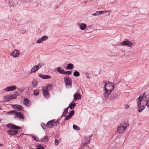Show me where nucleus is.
Wrapping results in <instances>:
<instances>
[{"label": "nucleus", "mask_w": 149, "mask_h": 149, "mask_svg": "<svg viewBox=\"0 0 149 149\" xmlns=\"http://www.w3.org/2000/svg\"><path fill=\"white\" fill-rule=\"evenodd\" d=\"M129 125L127 122H123L120 124V126L118 127L117 132L118 133H123L127 127Z\"/></svg>", "instance_id": "f257e3e1"}, {"label": "nucleus", "mask_w": 149, "mask_h": 149, "mask_svg": "<svg viewBox=\"0 0 149 149\" xmlns=\"http://www.w3.org/2000/svg\"><path fill=\"white\" fill-rule=\"evenodd\" d=\"M112 83H110L108 82H106L104 85V89L105 91L111 93L114 89V87Z\"/></svg>", "instance_id": "f03ea898"}, {"label": "nucleus", "mask_w": 149, "mask_h": 149, "mask_svg": "<svg viewBox=\"0 0 149 149\" xmlns=\"http://www.w3.org/2000/svg\"><path fill=\"white\" fill-rule=\"evenodd\" d=\"M64 81L65 84L66 86H69L70 87L72 86V80L69 77H64Z\"/></svg>", "instance_id": "7ed1b4c3"}, {"label": "nucleus", "mask_w": 149, "mask_h": 149, "mask_svg": "<svg viewBox=\"0 0 149 149\" xmlns=\"http://www.w3.org/2000/svg\"><path fill=\"white\" fill-rule=\"evenodd\" d=\"M42 91L44 97L45 98L49 97V95L47 88V87H44L42 88Z\"/></svg>", "instance_id": "20e7f679"}, {"label": "nucleus", "mask_w": 149, "mask_h": 149, "mask_svg": "<svg viewBox=\"0 0 149 149\" xmlns=\"http://www.w3.org/2000/svg\"><path fill=\"white\" fill-rule=\"evenodd\" d=\"M15 118H19V120L22 121H23L24 120V115L20 112H16V113L15 114Z\"/></svg>", "instance_id": "39448f33"}, {"label": "nucleus", "mask_w": 149, "mask_h": 149, "mask_svg": "<svg viewBox=\"0 0 149 149\" xmlns=\"http://www.w3.org/2000/svg\"><path fill=\"white\" fill-rule=\"evenodd\" d=\"M118 96H119V95L118 92L117 91H115L111 93L110 97V98L111 100H112L116 98Z\"/></svg>", "instance_id": "423d86ee"}, {"label": "nucleus", "mask_w": 149, "mask_h": 149, "mask_svg": "<svg viewBox=\"0 0 149 149\" xmlns=\"http://www.w3.org/2000/svg\"><path fill=\"white\" fill-rule=\"evenodd\" d=\"M17 89V87L16 86L13 85L11 86H8L5 88L4 89V90L6 91H14Z\"/></svg>", "instance_id": "0eeeda50"}, {"label": "nucleus", "mask_w": 149, "mask_h": 149, "mask_svg": "<svg viewBox=\"0 0 149 149\" xmlns=\"http://www.w3.org/2000/svg\"><path fill=\"white\" fill-rule=\"evenodd\" d=\"M121 44L123 46H127L130 47H131L133 45L131 42L128 41H123Z\"/></svg>", "instance_id": "6e6552de"}, {"label": "nucleus", "mask_w": 149, "mask_h": 149, "mask_svg": "<svg viewBox=\"0 0 149 149\" xmlns=\"http://www.w3.org/2000/svg\"><path fill=\"white\" fill-rule=\"evenodd\" d=\"M141 102L140 101L138 102V112H141L144 109L145 107L142 105L141 104Z\"/></svg>", "instance_id": "1a4fd4ad"}, {"label": "nucleus", "mask_w": 149, "mask_h": 149, "mask_svg": "<svg viewBox=\"0 0 149 149\" xmlns=\"http://www.w3.org/2000/svg\"><path fill=\"white\" fill-rule=\"evenodd\" d=\"M18 132L17 130H9L7 131V133L8 134L12 135H14L16 134Z\"/></svg>", "instance_id": "9d476101"}, {"label": "nucleus", "mask_w": 149, "mask_h": 149, "mask_svg": "<svg viewBox=\"0 0 149 149\" xmlns=\"http://www.w3.org/2000/svg\"><path fill=\"white\" fill-rule=\"evenodd\" d=\"M146 96L147 95L146 93H144L142 96L141 95L138 98V99L139 100L138 101H140V102H141L143 100H146Z\"/></svg>", "instance_id": "9b49d317"}, {"label": "nucleus", "mask_w": 149, "mask_h": 149, "mask_svg": "<svg viewBox=\"0 0 149 149\" xmlns=\"http://www.w3.org/2000/svg\"><path fill=\"white\" fill-rule=\"evenodd\" d=\"M54 123V120H52L48 121L47 124V126L48 127L51 128L54 126L53 123Z\"/></svg>", "instance_id": "f8f14e48"}, {"label": "nucleus", "mask_w": 149, "mask_h": 149, "mask_svg": "<svg viewBox=\"0 0 149 149\" xmlns=\"http://www.w3.org/2000/svg\"><path fill=\"white\" fill-rule=\"evenodd\" d=\"M78 25L79 26V28L81 30H84L87 27L86 25L84 23H78Z\"/></svg>", "instance_id": "ddd939ff"}, {"label": "nucleus", "mask_w": 149, "mask_h": 149, "mask_svg": "<svg viewBox=\"0 0 149 149\" xmlns=\"http://www.w3.org/2000/svg\"><path fill=\"white\" fill-rule=\"evenodd\" d=\"M81 95L78 93H76L74 95V99L77 100L81 99Z\"/></svg>", "instance_id": "4468645a"}, {"label": "nucleus", "mask_w": 149, "mask_h": 149, "mask_svg": "<svg viewBox=\"0 0 149 149\" xmlns=\"http://www.w3.org/2000/svg\"><path fill=\"white\" fill-rule=\"evenodd\" d=\"M38 75L40 77L44 79H49L51 78L50 76L49 75H43L41 74H39Z\"/></svg>", "instance_id": "2eb2a0df"}, {"label": "nucleus", "mask_w": 149, "mask_h": 149, "mask_svg": "<svg viewBox=\"0 0 149 149\" xmlns=\"http://www.w3.org/2000/svg\"><path fill=\"white\" fill-rule=\"evenodd\" d=\"M24 103L26 106L29 107L30 105L31 102L28 99L25 98L24 100Z\"/></svg>", "instance_id": "dca6fc26"}, {"label": "nucleus", "mask_w": 149, "mask_h": 149, "mask_svg": "<svg viewBox=\"0 0 149 149\" xmlns=\"http://www.w3.org/2000/svg\"><path fill=\"white\" fill-rule=\"evenodd\" d=\"M12 55L14 57H18L19 55L18 51L17 50H15L13 52Z\"/></svg>", "instance_id": "f3484780"}, {"label": "nucleus", "mask_w": 149, "mask_h": 149, "mask_svg": "<svg viewBox=\"0 0 149 149\" xmlns=\"http://www.w3.org/2000/svg\"><path fill=\"white\" fill-rule=\"evenodd\" d=\"M12 107L15 108L19 110H21L22 109L23 107L20 105L15 104L12 105Z\"/></svg>", "instance_id": "a211bd4d"}, {"label": "nucleus", "mask_w": 149, "mask_h": 149, "mask_svg": "<svg viewBox=\"0 0 149 149\" xmlns=\"http://www.w3.org/2000/svg\"><path fill=\"white\" fill-rule=\"evenodd\" d=\"M57 71L60 74H65V72L59 67L57 68Z\"/></svg>", "instance_id": "6ab92c4d"}, {"label": "nucleus", "mask_w": 149, "mask_h": 149, "mask_svg": "<svg viewBox=\"0 0 149 149\" xmlns=\"http://www.w3.org/2000/svg\"><path fill=\"white\" fill-rule=\"evenodd\" d=\"M104 13V11H97L95 13L92 14L93 16H98Z\"/></svg>", "instance_id": "aec40b11"}, {"label": "nucleus", "mask_w": 149, "mask_h": 149, "mask_svg": "<svg viewBox=\"0 0 149 149\" xmlns=\"http://www.w3.org/2000/svg\"><path fill=\"white\" fill-rule=\"evenodd\" d=\"M68 107L65 109L63 112V113L61 116V117H62L63 116H65L67 114Z\"/></svg>", "instance_id": "412c9836"}, {"label": "nucleus", "mask_w": 149, "mask_h": 149, "mask_svg": "<svg viewBox=\"0 0 149 149\" xmlns=\"http://www.w3.org/2000/svg\"><path fill=\"white\" fill-rule=\"evenodd\" d=\"M38 68H37L36 65L33 66L31 68V72H35L37 71L38 70Z\"/></svg>", "instance_id": "4be33fe9"}, {"label": "nucleus", "mask_w": 149, "mask_h": 149, "mask_svg": "<svg viewBox=\"0 0 149 149\" xmlns=\"http://www.w3.org/2000/svg\"><path fill=\"white\" fill-rule=\"evenodd\" d=\"M111 93L110 92H108L105 90L104 96L106 99L109 96V95Z\"/></svg>", "instance_id": "5701e85b"}, {"label": "nucleus", "mask_w": 149, "mask_h": 149, "mask_svg": "<svg viewBox=\"0 0 149 149\" xmlns=\"http://www.w3.org/2000/svg\"><path fill=\"white\" fill-rule=\"evenodd\" d=\"M73 65L72 63H69L66 66V69H71L73 68Z\"/></svg>", "instance_id": "b1692460"}, {"label": "nucleus", "mask_w": 149, "mask_h": 149, "mask_svg": "<svg viewBox=\"0 0 149 149\" xmlns=\"http://www.w3.org/2000/svg\"><path fill=\"white\" fill-rule=\"evenodd\" d=\"M75 105L76 104L74 103H71L69 104V106L68 107V108L69 107L70 109H72L74 108Z\"/></svg>", "instance_id": "393cba45"}, {"label": "nucleus", "mask_w": 149, "mask_h": 149, "mask_svg": "<svg viewBox=\"0 0 149 149\" xmlns=\"http://www.w3.org/2000/svg\"><path fill=\"white\" fill-rule=\"evenodd\" d=\"M44 65V64L43 63H40L38 65H36L37 68H38V70L39 68H40Z\"/></svg>", "instance_id": "a878e982"}, {"label": "nucleus", "mask_w": 149, "mask_h": 149, "mask_svg": "<svg viewBox=\"0 0 149 149\" xmlns=\"http://www.w3.org/2000/svg\"><path fill=\"white\" fill-rule=\"evenodd\" d=\"M16 111H10L7 112L6 114V115H12L13 114H15L16 113Z\"/></svg>", "instance_id": "bb28decb"}, {"label": "nucleus", "mask_w": 149, "mask_h": 149, "mask_svg": "<svg viewBox=\"0 0 149 149\" xmlns=\"http://www.w3.org/2000/svg\"><path fill=\"white\" fill-rule=\"evenodd\" d=\"M73 75L75 77H78L80 75V74L79 72L75 71L74 72Z\"/></svg>", "instance_id": "cd10ccee"}, {"label": "nucleus", "mask_w": 149, "mask_h": 149, "mask_svg": "<svg viewBox=\"0 0 149 149\" xmlns=\"http://www.w3.org/2000/svg\"><path fill=\"white\" fill-rule=\"evenodd\" d=\"M41 38V40H42V41H45L48 38V37L46 36H42Z\"/></svg>", "instance_id": "c85d7f7f"}, {"label": "nucleus", "mask_w": 149, "mask_h": 149, "mask_svg": "<svg viewBox=\"0 0 149 149\" xmlns=\"http://www.w3.org/2000/svg\"><path fill=\"white\" fill-rule=\"evenodd\" d=\"M11 99V97L10 96H6L4 97V100H5V101H8L10 100Z\"/></svg>", "instance_id": "c756f323"}, {"label": "nucleus", "mask_w": 149, "mask_h": 149, "mask_svg": "<svg viewBox=\"0 0 149 149\" xmlns=\"http://www.w3.org/2000/svg\"><path fill=\"white\" fill-rule=\"evenodd\" d=\"M48 140V138H47V136H45V137L44 138L41 139V141H42L45 142L47 141Z\"/></svg>", "instance_id": "7c9ffc66"}, {"label": "nucleus", "mask_w": 149, "mask_h": 149, "mask_svg": "<svg viewBox=\"0 0 149 149\" xmlns=\"http://www.w3.org/2000/svg\"><path fill=\"white\" fill-rule=\"evenodd\" d=\"M39 90L38 89H37L35 90L34 91L33 94L34 95H37L39 94Z\"/></svg>", "instance_id": "2f4dec72"}, {"label": "nucleus", "mask_w": 149, "mask_h": 149, "mask_svg": "<svg viewBox=\"0 0 149 149\" xmlns=\"http://www.w3.org/2000/svg\"><path fill=\"white\" fill-rule=\"evenodd\" d=\"M73 128L74 130H79L80 129V127H78L77 126L75 125H73Z\"/></svg>", "instance_id": "473e14b6"}, {"label": "nucleus", "mask_w": 149, "mask_h": 149, "mask_svg": "<svg viewBox=\"0 0 149 149\" xmlns=\"http://www.w3.org/2000/svg\"><path fill=\"white\" fill-rule=\"evenodd\" d=\"M74 113V111L73 110H72L71 112L70 113L69 115H68L70 118H71L72 116L73 115Z\"/></svg>", "instance_id": "72a5a7b5"}, {"label": "nucleus", "mask_w": 149, "mask_h": 149, "mask_svg": "<svg viewBox=\"0 0 149 149\" xmlns=\"http://www.w3.org/2000/svg\"><path fill=\"white\" fill-rule=\"evenodd\" d=\"M21 128L19 127V126L16 125L14 124H13V129H14L15 130H19Z\"/></svg>", "instance_id": "f704fd0d"}, {"label": "nucleus", "mask_w": 149, "mask_h": 149, "mask_svg": "<svg viewBox=\"0 0 149 149\" xmlns=\"http://www.w3.org/2000/svg\"><path fill=\"white\" fill-rule=\"evenodd\" d=\"M41 144L38 145L37 146V149H45L44 148L43 146H41Z\"/></svg>", "instance_id": "c9c22d12"}, {"label": "nucleus", "mask_w": 149, "mask_h": 149, "mask_svg": "<svg viewBox=\"0 0 149 149\" xmlns=\"http://www.w3.org/2000/svg\"><path fill=\"white\" fill-rule=\"evenodd\" d=\"M7 127L9 128L13 129V124H8L7 125Z\"/></svg>", "instance_id": "e433bc0d"}, {"label": "nucleus", "mask_w": 149, "mask_h": 149, "mask_svg": "<svg viewBox=\"0 0 149 149\" xmlns=\"http://www.w3.org/2000/svg\"><path fill=\"white\" fill-rule=\"evenodd\" d=\"M17 90L21 92H22L24 90V89L23 87L17 88Z\"/></svg>", "instance_id": "4c0bfd02"}, {"label": "nucleus", "mask_w": 149, "mask_h": 149, "mask_svg": "<svg viewBox=\"0 0 149 149\" xmlns=\"http://www.w3.org/2000/svg\"><path fill=\"white\" fill-rule=\"evenodd\" d=\"M32 84L33 86H34L36 87L37 86V82L35 81H33L32 82Z\"/></svg>", "instance_id": "58836bf2"}, {"label": "nucleus", "mask_w": 149, "mask_h": 149, "mask_svg": "<svg viewBox=\"0 0 149 149\" xmlns=\"http://www.w3.org/2000/svg\"><path fill=\"white\" fill-rule=\"evenodd\" d=\"M26 30L25 29H23L22 30H21L20 32L22 34H24L25 33Z\"/></svg>", "instance_id": "ea45409f"}, {"label": "nucleus", "mask_w": 149, "mask_h": 149, "mask_svg": "<svg viewBox=\"0 0 149 149\" xmlns=\"http://www.w3.org/2000/svg\"><path fill=\"white\" fill-rule=\"evenodd\" d=\"M71 73V72L70 71H68L65 72V74L69 75Z\"/></svg>", "instance_id": "a19ab883"}, {"label": "nucleus", "mask_w": 149, "mask_h": 149, "mask_svg": "<svg viewBox=\"0 0 149 149\" xmlns=\"http://www.w3.org/2000/svg\"><path fill=\"white\" fill-rule=\"evenodd\" d=\"M68 115L66 116L65 118V119L66 120H67L69 119L70 118H71Z\"/></svg>", "instance_id": "79ce46f5"}, {"label": "nucleus", "mask_w": 149, "mask_h": 149, "mask_svg": "<svg viewBox=\"0 0 149 149\" xmlns=\"http://www.w3.org/2000/svg\"><path fill=\"white\" fill-rule=\"evenodd\" d=\"M10 96L11 97V99L12 98V99H16L17 97L16 95H13Z\"/></svg>", "instance_id": "37998d69"}, {"label": "nucleus", "mask_w": 149, "mask_h": 149, "mask_svg": "<svg viewBox=\"0 0 149 149\" xmlns=\"http://www.w3.org/2000/svg\"><path fill=\"white\" fill-rule=\"evenodd\" d=\"M42 41L41 40V38H40V39L38 40V41L37 42V43H41Z\"/></svg>", "instance_id": "c03bdc74"}, {"label": "nucleus", "mask_w": 149, "mask_h": 149, "mask_svg": "<svg viewBox=\"0 0 149 149\" xmlns=\"http://www.w3.org/2000/svg\"><path fill=\"white\" fill-rule=\"evenodd\" d=\"M48 88L50 90H52V85H48L47 86Z\"/></svg>", "instance_id": "a18cd8bd"}, {"label": "nucleus", "mask_w": 149, "mask_h": 149, "mask_svg": "<svg viewBox=\"0 0 149 149\" xmlns=\"http://www.w3.org/2000/svg\"><path fill=\"white\" fill-rule=\"evenodd\" d=\"M33 137L35 140L36 141H38L39 140V139L38 137L36 136H33Z\"/></svg>", "instance_id": "49530a36"}, {"label": "nucleus", "mask_w": 149, "mask_h": 149, "mask_svg": "<svg viewBox=\"0 0 149 149\" xmlns=\"http://www.w3.org/2000/svg\"><path fill=\"white\" fill-rule=\"evenodd\" d=\"M129 106L128 105H125V109H127L129 107Z\"/></svg>", "instance_id": "de8ad7c7"}, {"label": "nucleus", "mask_w": 149, "mask_h": 149, "mask_svg": "<svg viewBox=\"0 0 149 149\" xmlns=\"http://www.w3.org/2000/svg\"><path fill=\"white\" fill-rule=\"evenodd\" d=\"M58 143V140L57 139H56L55 140V144L57 145Z\"/></svg>", "instance_id": "09e8293b"}, {"label": "nucleus", "mask_w": 149, "mask_h": 149, "mask_svg": "<svg viewBox=\"0 0 149 149\" xmlns=\"http://www.w3.org/2000/svg\"><path fill=\"white\" fill-rule=\"evenodd\" d=\"M86 142H87V144H89L90 143V140H89V139H86Z\"/></svg>", "instance_id": "8fccbe9b"}, {"label": "nucleus", "mask_w": 149, "mask_h": 149, "mask_svg": "<svg viewBox=\"0 0 149 149\" xmlns=\"http://www.w3.org/2000/svg\"><path fill=\"white\" fill-rule=\"evenodd\" d=\"M18 92L17 91H15L14 92V93L13 95H16V97H17L18 95Z\"/></svg>", "instance_id": "3c124183"}, {"label": "nucleus", "mask_w": 149, "mask_h": 149, "mask_svg": "<svg viewBox=\"0 0 149 149\" xmlns=\"http://www.w3.org/2000/svg\"><path fill=\"white\" fill-rule=\"evenodd\" d=\"M8 5L10 6L11 7L12 6V2L10 1H9V3H8Z\"/></svg>", "instance_id": "603ef678"}, {"label": "nucleus", "mask_w": 149, "mask_h": 149, "mask_svg": "<svg viewBox=\"0 0 149 149\" xmlns=\"http://www.w3.org/2000/svg\"><path fill=\"white\" fill-rule=\"evenodd\" d=\"M146 105L147 106L149 107V99L147 101V102L146 104Z\"/></svg>", "instance_id": "864d4df0"}, {"label": "nucleus", "mask_w": 149, "mask_h": 149, "mask_svg": "<svg viewBox=\"0 0 149 149\" xmlns=\"http://www.w3.org/2000/svg\"><path fill=\"white\" fill-rule=\"evenodd\" d=\"M41 126L43 129H45L46 128V125H43V126L42 125H41Z\"/></svg>", "instance_id": "5fc2aeb1"}, {"label": "nucleus", "mask_w": 149, "mask_h": 149, "mask_svg": "<svg viewBox=\"0 0 149 149\" xmlns=\"http://www.w3.org/2000/svg\"><path fill=\"white\" fill-rule=\"evenodd\" d=\"M87 144H88L87 143V142H85L84 143L83 145L84 146H86Z\"/></svg>", "instance_id": "6e6d98bb"}, {"label": "nucleus", "mask_w": 149, "mask_h": 149, "mask_svg": "<svg viewBox=\"0 0 149 149\" xmlns=\"http://www.w3.org/2000/svg\"><path fill=\"white\" fill-rule=\"evenodd\" d=\"M59 121H58V119L56 121V122H55V124H57V123L59 122Z\"/></svg>", "instance_id": "4d7b16f0"}, {"label": "nucleus", "mask_w": 149, "mask_h": 149, "mask_svg": "<svg viewBox=\"0 0 149 149\" xmlns=\"http://www.w3.org/2000/svg\"><path fill=\"white\" fill-rule=\"evenodd\" d=\"M92 137V135H90L89 136V140H90V138H91Z\"/></svg>", "instance_id": "13d9d810"}, {"label": "nucleus", "mask_w": 149, "mask_h": 149, "mask_svg": "<svg viewBox=\"0 0 149 149\" xmlns=\"http://www.w3.org/2000/svg\"><path fill=\"white\" fill-rule=\"evenodd\" d=\"M3 146V145L2 144L0 143V146Z\"/></svg>", "instance_id": "bf43d9fd"}]
</instances>
